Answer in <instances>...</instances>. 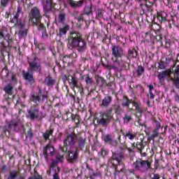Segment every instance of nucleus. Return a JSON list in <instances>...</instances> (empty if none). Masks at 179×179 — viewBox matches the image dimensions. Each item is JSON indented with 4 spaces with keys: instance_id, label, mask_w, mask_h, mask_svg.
Wrapping results in <instances>:
<instances>
[{
    "instance_id": "nucleus-1",
    "label": "nucleus",
    "mask_w": 179,
    "mask_h": 179,
    "mask_svg": "<svg viewBox=\"0 0 179 179\" xmlns=\"http://www.w3.org/2000/svg\"><path fill=\"white\" fill-rule=\"evenodd\" d=\"M67 47L69 50L77 48L79 52L86 51V41L82 38V34L79 32H71L68 38Z\"/></svg>"
},
{
    "instance_id": "nucleus-2",
    "label": "nucleus",
    "mask_w": 179,
    "mask_h": 179,
    "mask_svg": "<svg viewBox=\"0 0 179 179\" xmlns=\"http://www.w3.org/2000/svg\"><path fill=\"white\" fill-rule=\"evenodd\" d=\"M112 50V58L111 61L113 62V65L115 66H122L124 65V61L119 58H122L124 56V49L120 45H113L111 48Z\"/></svg>"
},
{
    "instance_id": "nucleus-3",
    "label": "nucleus",
    "mask_w": 179,
    "mask_h": 179,
    "mask_svg": "<svg viewBox=\"0 0 179 179\" xmlns=\"http://www.w3.org/2000/svg\"><path fill=\"white\" fill-rule=\"evenodd\" d=\"M57 161H52L53 166L50 168L49 171H47L48 176H52L53 179H59L58 173H59V167L57 166L58 162H63L64 154H59L56 156Z\"/></svg>"
},
{
    "instance_id": "nucleus-4",
    "label": "nucleus",
    "mask_w": 179,
    "mask_h": 179,
    "mask_svg": "<svg viewBox=\"0 0 179 179\" xmlns=\"http://www.w3.org/2000/svg\"><path fill=\"white\" fill-rule=\"evenodd\" d=\"M133 167L136 171H141V173H145L148 170H150L152 167V162L149 160H140L136 161L133 164Z\"/></svg>"
},
{
    "instance_id": "nucleus-5",
    "label": "nucleus",
    "mask_w": 179,
    "mask_h": 179,
    "mask_svg": "<svg viewBox=\"0 0 179 179\" xmlns=\"http://www.w3.org/2000/svg\"><path fill=\"white\" fill-rule=\"evenodd\" d=\"M101 118L98 120V124L106 127L110 124L111 120H113V109H109L106 113H100Z\"/></svg>"
},
{
    "instance_id": "nucleus-6",
    "label": "nucleus",
    "mask_w": 179,
    "mask_h": 179,
    "mask_svg": "<svg viewBox=\"0 0 179 179\" xmlns=\"http://www.w3.org/2000/svg\"><path fill=\"white\" fill-rule=\"evenodd\" d=\"M31 17L29 19V22L31 23H34L35 24H38L41 20V13H40V9L37 7H34L31 10Z\"/></svg>"
},
{
    "instance_id": "nucleus-7",
    "label": "nucleus",
    "mask_w": 179,
    "mask_h": 179,
    "mask_svg": "<svg viewBox=\"0 0 179 179\" xmlns=\"http://www.w3.org/2000/svg\"><path fill=\"white\" fill-rule=\"evenodd\" d=\"M23 128V124L22 123L17 122V121L12 120L8 127L4 128V131L7 132H12L15 131V132H19Z\"/></svg>"
},
{
    "instance_id": "nucleus-8",
    "label": "nucleus",
    "mask_w": 179,
    "mask_h": 179,
    "mask_svg": "<svg viewBox=\"0 0 179 179\" xmlns=\"http://www.w3.org/2000/svg\"><path fill=\"white\" fill-rule=\"evenodd\" d=\"M66 157L69 163H73L78 160V148L76 147H71L66 152Z\"/></svg>"
},
{
    "instance_id": "nucleus-9",
    "label": "nucleus",
    "mask_w": 179,
    "mask_h": 179,
    "mask_svg": "<svg viewBox=\"0 0 179 179\" xmlns=\"http://www.w3.org/2000/svg\"><path fill=\"white\" fill-rule=\"evenodd\" d=\"M29 64L31 72H41V63L37 57H34L32 61L29 62Z\"/></svg>"
},
{
    "instance_id": "nucleus-10",
    "label": "nucleus",
    "mask_w": 179,
    "mask_h": 179,
    "mask_svg": "<svg viewBox=\"0 0 179 179\" xmlns=\"http://www.w3.org/2000/svg\"><path fill=\"white\" fill-rule=\"evenodd\" d=\"M76 141H78V136L75 133H71L69 134L64 141V146H73L75 143H76Z\"/></svg>"
},
{
    "instance_id": "nucleus-11",
    "label": "nucleus",
    "mask_w": 179,
    "mask_h": 179,
    "mask_svg": "<svg viewBox=\"0 0 179 179\" xmlns=\"http://www.w3.org/2000/svg\"><path fill=\"white\" fill-rule=\"evenodd\" d=\"M18 29V37L19 38H23L27 36V29H26V24L24 22L23 24L18 23V25H15Z\"/></svg>"
},
{
    "instance_id": "nucleus-12",
    "label": "nucleus",
    "mask_w": 179,
    "mask_h": 179,
    "mask_svg": "<svg viewBox=\"0 0 179 179\" xmlns=\"http://www.w3.org/2000/svg\"><path fill=\"white\" fill-rule=\"evenodd\" d=\"M28 114L31 120H37L41 117V112L37 108H31L28 110Z\"/></svg>"
},
{
    "instance_id": "nucleus-13",
    "label": "nucleus",
    "mask_w": 179,
    "mask_h": 179,
    "mask_svg": "<svg viewBox=\"0 0 179 179\" xmlns=\"http://www.w3.org/2000/svg\"><path fill=\"white\" fill-rule=\"evenodd\" d=\"M21 15H22V8H20V7H18L16 14L14 15V17L11 20V23H15V26H18L19 23L20 24H22L23 23H24V22H22V21H20L19 19Z\"/></svg>"
},
{
    "instance_id": "nucleus-14",
    "label": "nucleus",
    "mask_w": 179,
    "mask_h": 179,
    "mask_svg": "<svg viewBox=\"0 0 179 179\" xmlns=\"http://www.w3.org/2000/svg\"><path fill=\"white\" fill-rule=\"evenodd\" d=\"M175 76L174 78H171V80H172L174 86H176V87L177 89H179V78H178V75H179V66H178L176 69H175Z\"/></svg>"
},
{
    "instance_id": "nucleus-15",
    "label": "nucleus",
    "mask_w": 179,
    "mask_h": 179,
    "mask_svg": "<svg viewBox=\"0 0 179 179\" xmlns=\"http://www.w3.org/2000/svg\"><path fill=\"white\" fill-rule=\"evenodd\" d=\"M111 101H113V97L110 96H105L99 106L101 108L105 107V108H107L111 104Z\"/></svg>"
},
{
    "instance_id": "nucleus-16",
    "label": "nucleus",
    "mask_w": 179,
    "mask_h": 179,
    "mask_svg": "<svg viewBox=\"0 0 179 179\" xmlns=\"http://www.w3.org/2000/svg\"><path fill=\"white\" fill-rule=\"evenodd\" d=\"M43 153L47 157V155H50V156H54L55 153V149L51 144H48L43 150Z\"/></svg>"
},
{
    "instance_id": "nucleus-17",
    "label": "nucleus",
    "mask_w": 179,
    "mask_h": 179,
    "mask_svg": "<svg viewBox=\"0 0 179 179\" xmlns=\"http://www.w3.org/2000/svg\"><path fill=\"white\" fill-rule=\"evenodd\" d=\"M122 157H124L122 152L114 153L112 156L113 159L111 161V163L113 164H120V162H121ZM115 162H116V163Z\"/></svg>"
},
{
    "instance_id": "nucleus-18",
    "label": "nucleus",
    "mask_w": 179,
    "mask_h": 179,
    "mask_svg": "<svg viewBox=\"0 0 179 179\" xmlns=\"http://www.w3.org/2000/svg\"><path fill=\"white\" fill-rule=\"evenodd\" d=\"M68 3L71 6V8H80L83 5V0H80L78 1H75L73 0H67Z\"/></svg>"
},
{
    "instance_id": "nucleus-19",
    "label": "nucleus",
    "mask_w": 179,
    "mask_h": 179,
    "mask_svg": "<svg viewBox=\"0 0 179 179\" xmlns=\"http://www.w3.org/2000/svg\"><path fill=\"white\" fill-rule=\"evenodd\" d=\"M52 0H46V2L45 4H43V10L45 12V13H48V12H50L52 8Z\"/></svg>"
},
{
    "instance_id": "nucleus-20",
    "label": "nucleus",
    "mask_w": 179,
    "mask_h": 179,
    "mask_svg": "<svg viewBox=\"0 0 179 179\" xmlns=\"http://www.w3.org/2000/svg\"><path fill=\"white\" fill-rule=\"evenodd\" d=\"M31 101H34L35 104H38L41 101V92L38 94H32L31 96Z\"/></svg>"
},
{
    "instance_id": "nucleus-21",
    "label": "nucleus",
    "mask_w": 179,
    "mask_h": 179,
    "mask_svg": "<svg viewBox=\"0 0 179 179\" xmlns=\"http://www.w3.org/2000/svg\"><path fill=\"white\" fill-rule=\"evenodd\" d=\"M23 78L25 79V80H28V82H29L31 85H33V83H34V78H33V74L29 72H24Z\"/></svg>"
},
{
    "instance_id": "nucleus-22",
    "label": "nucleus",
    "mask_w": 179,
    "mask_h": 179,
    "mask_svg": "<svg viewBox=\"0 0 179 179\" xmlns=\"http://www.w3.org/2000/svg\"><path fill=\"white\" fill-rule=\"evenodd\" d=\"M124 136L129 141H135L136 139L137 134L132 131H128L126 134H123Z\"/></svg>"
},
{
    "instance_id": "nucleus-23",
    "label": "nucleus",
    "mask_w": 179,
    "mask_h": 179,
    "mask_svg": "<svg viewBox=\"0 0 179 179\" xmlns=\"http://www.w3.org/2000/svg\"><path fill=\"white\" fill-rule=\"evenodd\" d=\"M69 30V25H65L64 27L60 28L59 29V33L57 34V36H59V37H62L66 35V32Z\"/></svg>"
},
{
    "instance_id": "nucleus-24",
    "label": "nucleus",
    "mask_w": 179,
    "mask_h": 179,
    "mask_svg": "<svg viewBox=\"0 0 179 179\" xmlns=\"http://www.w3.org/2000/svg\"><path fill=\"white\" fill-rule=\"evenodd\" d=\"M157 19L159 21V23H163L167 20V13L164 12H161L157 13Z\"/></svg>"
},
{
    "instance_id": "nucleus-25",
    "label": "nucleus",
    "mask_w": 179,
    "mask_h": 179,
    "mask_svg": "<svg viewBox=\"0 0 179 179\" xmlns=\"http://www.w3.org/2000/svg\"><path fill=\"white\" fill-rule=\"evenodd\" d=\"M8 35V29L3 26H0V40L5 38Z\"/></svg>"
},
{
    "instance_id": "nucleus-26",
    "label": "nucleus",
    "mask_w": 179,
    "mask_h": 179,
    "mask_svg": "<svg viewBox=\"0 0 179 179\" xmlns=\"http://www.w3.org/2000/svg\"><path fill=\"white\" fill-rule=\"evenodd\" d=\"M171 73V71L170 70H166L164 71H162L158 75V78L159 80H163L164 78L167 76H170V74Z\"/></svg>"
},
{
    "instance_id": "nucleus-27",
    "label": "nucleus",
    "mask_w": 179,
    "mask_h": 179,
    "mask_svg": "<svg viewBox=\"0 0 179 179\" xmlns=\"http://www.w3.org/2000/svg\"><path fill=\"white\" fill-rule=\"evenodd\" d=\"M131 103H132V100H129L128 97H124L122 105L123 107H128V108H129V104H131Z\"/></svg>"
},
{
    "instance_id": "nucleus-28",
    "label": "nucleus",
    "mask_w": 179,
    "mask_h": 179,
    "mask_svg": "<svg viewBox=\"0 0 179 179\" xmlns=\"http://www.w3.org/2000/svg\"><path fill=\"white\" fill-rule=\"evenodd\" d=\"M137 55H138V53H136V50H131L129 49L128 50L127 59H129L131 57H132V58H136Z\"/></svg>"
},
{
    "instance_id": "nucleus-29",
    "label": "nucleus",
    "mask_w": 179,
    "mask_h": 179,
    "mask_svg": "<svg viewBox=\"0 0 179 179\" xmlns=\"http://www.w3.org/2000/svg\"><path fill=\"white\" fill-rule=\"evenodd\" d=\"M71 118H72L73 121H74V122H76V126L78 127V124H80V116H79L78 115L72 114Z\"/></svg>"
},
{
    "instance_id": "nucleus-30",
    "label": "nucleus",
    "mask_w": 179,
    "mask_h": 179,
    "mask_svg": "<svg viewBox=\"0 0 179 179\" xmlns=\"http://www.w3.org/2000/svg\"><path fill=\"white\" fill-rule=\"evenodd\" d=\"M45 85L48 86H52L55 83V80H54L52 78H47L45 80Z\"/></svg>"
},
{
    "instance_id": "nucleus-31",
    "label": "nucleus",
    "mask_w": 179,
    "mask_h": 179,
    "mask_svg": "<svg viewBox=\"0 0 179 179\" xmlns=\"http://www.w3.org/2000/svg\"><path fill=\"white\" fill-rule=\"evenodd\" d=\"M13 90V87L10 85H8L4 87V92L8 94H12V91Z\"/></svg>"
},
{
    "instance_id": "nucleus-32",
    "label": "nucleus",
    "mask_w": 179,
    "mask_h": 179,
    "mask_svg": "<svg viewBox=\"0 0 179 179\" xmlns=\"http://www.w3.org/2000/svg\"><path fill=\"white\" fill-rule=\"evenodd\" d=\"M33 26H36L38 27V29L41 30L42 31H44V30H45V28L44 27V25L43 24H41V20H39L38 24H34L32 23Z\"/></svg>"
},
{
    "instance_id": "nucleus-33",
    "label": "nucleus",
    "mask_w": 179,
    "mask_h": 179,
    "mask_svg": "<svg viewBox=\"0 0 179 179\" xmlns=\"http://www.w3.org/2000/svg\"><path fill=\"white\" fill-rule=\"evenodd\" d=\"M103 139L104 142L106 143H111L113 142V138H111V136L110 135H105L103 136Z\"/></svg>"
},
{
    "instance_id": "nucleus-34",
    "label": "nucleus",
    "mask_w": 179,
    "mask_h": 179,
    "mask_svg": "<svg viewBox=\"0 0 179 179\" xmlns=\"http://www.w3.org/2000/svg\"><path fill=\"white\" fill-rule=\"evenodd\" d=\"M84 78L87 85H92V83H93V80L92 79V78H90V76H89L88 74L85 75Z\"/></svg>"
},
{
    "instance_id": "nucleus-35",
    "label": "nucleus",
    "mask_w": 179,
    "mask_h": 179,
    "mask_svg": "<svg viewBox=\"0 0 179 179\" xmlns=\"http://www.w3.org/2000/svg\"><path fill=\"white\" fill-rule=\"evenodd\" d=\"M143 72H145V68H143V66H138L137 69V75H138V76H141L143 75Z\"/></svg>"
},
{
    "instance_id": "nucleus-36",
    "label": "nucleus",
    "mask_w": 179,
    "mask_h": 179,
    "mask_svg": "<svg viewBox=\"0 0 179 179\" xmlns=\"http://www.w3.org/2000/svg\"><path fill=\"white\" fill-rule=\"evenodd\" d=\"M131 120H132V116L128 115V113H126L124 117H123L124 122L128 124V122H129Z\"/></svg>"
},
{
    "instance_id": "nucleus-37",
    "label": "nucleus",
    "mask_w": 179,
    "mask_h": 179,
    "mask_svg": "<svg viewBox=\"0 0 179 179\" xmlns=\"http://www.w3.org/2000/svg\"><path fill=\"white\" fill-rule=\"evenodd\" d=\"M51 135H52V130H48L43 134V136L45 139H48Z\"/></svg>"
},
{
    "instance_id": "nucleus-38",
    "label": "nucleus",
    "mask_w": 179,
    "mask_h": 179,
    "mask_svg": "<svg viewBox=\"0 0 179 179\" xmlns=\"http://www.w3.org/2000/svg\"><path fill=\"white\" fill-rule=\"evenodd\" d=\"M159 136V130L158 129H155L153 130L152 134L150 136L151 139H155V138H157Z\"/></svg>"
},
{
    "instance_id": "nucleus-39",
    "label": "nucleus",
    "mask_w": 179,
    "mask_h": 179,
    "mask_svg": "<svg viewBox=\"0 0 179 179\" xmlns=\"http://www.w3.org/2000/svg\"><path fill=\"white\" fill-rule=\"evenodd\" d=\"M71 83L73 85V88L79 87V85H78V80L74 77H71Z\"/></svg>"
},
{
    "instance_id": "nucleus-40",
    "label": "nucleus",
    "mask_w": 179,
    "mask_h": 179,
    "mask_svg": "<svg viewBox=\"0 0 179 179\" xmlns=\"http://www.w3.org/2000/svg\"><path fill=\"white\" fill-rule=\"evenodd\" d=\"M132 104H134V106L138 113H142V108L139 106V104H138V103L132 102Z\"/></svg>"
},
{
    "instance_id": "nucleus-41",
    "label": "nucleus",
    "mask_w": 179,
    "mask_h": 179,
    "mask_svg": "<svg viewBox=\"0 0 179 179\" xmlns=\"http://www.w3.org/2000/svg\"><path fill=\"white\" fill-rule=\"evenodd\" d=\"M148 87L150 90V99H155V94L152 92V90H155V87H153V85H148Z\"/></svg>"
},
{
    "instance_id": "nucleus-42",
    "label": "nucleus",
    "mask_w": 179,
    "mask_h": 179,
    "mask_svg": "<svg viewBox=\"0 0 179 179\" xmlns=\"http://www.w3.org/2000/svg\"><path fill=\"white\" fill-rule=\"evenodd\" d=\"M97 176H99V173H93V170L90 169V178L91 179H94V177H97Z\"/></svg>"
},
{
    "instance_id": "nucleus-43",
    "label": "nucleus",
    "mask_w": 179,
    "mask_h": 179,
    "mask_svg": "<svg viewBox=\"0 0 179 179\" xmlns=\"http://www.w3.org/2000/svg\"><path fill=\"white\" fill-rule=\"evenodd\" d=\"M59 20L61 23H64V22H65V13H60L59 15Z\"/></svg>"
},
{
    "instance_id": "nucleus-44",
    "label": "nucleus",
    "mask_w": 179,
    "mask_h": 179,
    "mask_svg": "<svg viewBox=\"0 0 179 179\" xmlns=\"http://www.w3.org/2000/svg\"><path fill=\"white\" fill-rule=\"evenodd\" d=\"M115 110V113H120V110H121V107L120 106V105H117L115 104L113 107H112L111 108H110V110Z\"/></svg>"
},
{
    "instance_id": "nucleus-45",
    "label": "nucleus",
    "mask_w": 179,
    "mask_h": 179,
    "mask_svg": "<svg viewBox=\"0 0 179 179\" xmlns=\"http://www.w3.org/2000/svg\"><path fill=\"white\" fill-rule=\"evenodd\" d=\"M10 1V0H1V6L3 7L7 6Z\"/></svg>"
},
{
    "instance_id": "nucleus-46",
    "label": "nucleus",
    "mask_w": 179,
    "mask_h": 179,
    "mask_svg": "<svg viewBox=\"0 0 179 179\" xmlns=\"http://www.w3.org/2000/svg\"><path fill=\"white\" fill-rule=\"evenodd\" d=\"M85 12L86 15H90V13H92V8L85 7Z\"/></svg>"
},
{
    "instance_id": "nucleus-47",
    "label": "nucleus",
    "mask_w": 179,
    "mask_h": 179,
    "mask_svg": "<svg viewBox=\"0 0 179 179\" xmlns=\"http://www.w3.org/2000/svg\"><path fill=\"white\" fill-rule=\"evenodd\" d=\"M100 82L101 83V86H103V85L106 83V80L103 79V78H99L97 80V83H100Z\"/></svg>"
},
{
    "instance_id": "nucleus-48",
    "label": "nucleus",
    "mask_w": 179,
    "mask_h": 179,
    "mask_svg": "<svg viewBox=\"0 0 179 179\" xmlns=\"http://www.w3.org/2000/svg\"><path fill=\"white\" fill-rule=\"evenodd\" d=\"M85 142H86V140L85 138L80 139V141H79L80 146H85Z\"/></svg>"
},
{
    "instance_id": "nucleus-49",
    "label": "nucleus",
    "mask_w": 179,
    "mask_h": 179,
    "mask_svg": "<svg viewBox=\"0 0 179 179\" xmlns=\"http://www.w3.org/2000/svg\"><path fill=\"white\" fill-rule=\"evenodd\" d=\"M28 179H43V178L37 174H35L33 177H30Z\"/></svg>"
},
{
    "instance_id": "nucleus-50",
    "label": "nucleus",
    "mask_w": 179,
    "mask_h": 179,
    "mask_svg": "<svg viewBox=\"0 0 179 179\" xmlns=\"http://www.w3.org/2000/svg\"><path fill=\"white\" fill-rule=\"evenodd\" d=\"M138 2H141V7L142 8L143 5H146L148 3V0H137Z\"/></svg>"
},
{
    "instance_id": "nucleus-51",
    "label": "nucleus",
    "mask_w": 179,
    "mask_h": 179,
    "mask_svg": "<svg viewBox=\"0 0 179 179\" xmlns=\"http://www.w3.org/2000/svg\"><path fill=\"white\" fill-rule=\"evenodd\" d=\"M159 68L160 69H166V66L164 65V62H161L159 64Z\"/></svg>"
},
{
    "instance_id": "nucleus-52",
    "label": "nucleus",
    "mask_w": 179,
    "mask_h": 179,
    "mask_svg": "<svg viewBox=\"0 0 179 179\" xmlns=\"http://www.w3.org/2000/svg\"><path fill=\"white\" fill-rule=\"evenodd\" d=\"M155 125H156V129L159 130L162 127V124L157 120L155 121Z\"/></svg>"
},
{
    "instance_id": "nucleus-53",
    "label": "nucleus",
    "mask_w": 179,
    "mask_h": 179,
    "mask_svg": "<svg viewBox=\"0 0 179 179\" xmlns=\"http://www.w3.org/2000/svg\"><path fill=\"white\" fill-rule=\"evenodd\" d=\"M42 37L43 38H47V37H48V34H47L45 29L44 31H42Z\"/></svg>"
},
{
    "instance_id": "nucleus-54",
    "label": "nucleus",
    "mask_w": 179,
    "mask_h": 179,
    "mask_svg": "<svg viewBox=\"0 0 179 179\" xmlns=\"http://www.w3.org/2000/svg\"><path fill=\"white\" fill-rule=\"evenodd\" d=\"M101 155L104 157V156H107V155H108V151L106 150H102Z\"/></svg>"
},
{
    "instance_id": "nucleus-55",
    "label": "nucleus",
    "mask_w": 179,
    "mask_h": 179,
    "mask_svg": "<svg viewBox=\"0 0 179 179\" xmlns=\"http://www.w3.org/2000/svg\"><path fill=\"white\" fill-rule=\"evenodd\" d=\"M151 179H160V175L159 173H155Z\"/></svg>"
},
{
    "instance_id": "nucleus-56",
    "label": "nucleus",
    "mask_w": 179,
    "mask_h": 179,
    "mask_svg": "<svg viewBox=\"0 0 179 179\" xmlns=\"http://www.w3.org/2000/svg\"><path fill=\"white\" fill-rule=\"evenodd\" d=\"M12 80H13V82H16V76L15 75L12 76Z\"/></svg>"
},
{
    "instance_id": "nucleus-57",
    "label": "nucleus",
    "mask_w": 179,
    "mask_h": 179,
    "mask_svg": "<svg viewBox=\"0 0 179 179\" xmlns=\"http://www.w3.org/2000/svg\"><path fill=\"white\" fill-rule=\"evenodd\" d=\"M71 55H66V56H64V59L65 60V59H66V58H71Z\"/></svg>"
},
{
    "instance_id": "nucleus-58",
    "label": "nucleus",
    "mask_w": 179,
    "mask_h": 179,
    "mask_svg": "<svg viewBox=\"0 0 179 179\" xmlns=\"http://www.w3.org/2000/svg\"><path fill=\"white\" fill-rule=\"evenodd\" d=\"M176 101H179V94H178L176 96Z\"/></svg>"
},
{
    "instance_id": "nucleus-59",
    "label": "nucleus",
    "mask_w": 179,
    "mask_h": 179,
    "mask_svg": "<svg viewBox=\"0 0 179 179\" xmlns=\"http://www.w3.org/2000/svg\"><path fill=\"white\" fill-rule=\"evenodd\" d=\"M47 99V96L43 95V99H42V100H43V101H44V99Z\"/></svg>"
},
{
    "instance_id": "nucleus-60",
    "label": "nucleus",
    "mask_w": 179,
    "mask_h": 179,
    "mask_svg": "<svg viewBox=\"0 0 179 179\" xmlns=\"http://www.w3.org/2000/svg\"><path fill=\"white\" fill-rule=\"evenodd\" d=\"M62 150V152L66 151V150H64V148H63ZM64 150H65V151H64Z\"/></svg>"
},
{
    "instance_id": "nucleus-61",
    "label": "nucleus",
    "mask_w": 179,
    "mask_h": 179,
    "mask_svg": "<svg viewBox=\"0 0 179 179\" xmlns=\"http://www.w3.org/2000/svg\"><path fill=\"white\" fill-rule=\"evenodd\" d=\"M140 153H142V150H140Z\"/></svg>"
},
{
    "instance_id": "nucleus-62",
    "label": "nucleus",
    "mask_w": 179,
    "mask_h": 179,
    "mask_svg": "<svg viewBox=\"0 0 179 179\" xmlns=\"http://www.w3.org/2000/svg\"><path fill=\"white\" fill-rule=\"evenodd\" d=\"M78 20H82V18H79Z\"/></svg>"
},
{
    "instance_id": "nucleus-63",
    "label": "nucleus",
    "mask_w": 179,
    "mask_h": 179,
    "mask_svg": "<svg viewBox=\"0 0 179 179\" xmlns=\"http://www.w3.org/2000/svg\"><path fill=\"white\" fill-rule=\"evenodd\" d=\"M167 1H168V2L170 1V0H167Z\"/></svg>"
},
{
    "instance_id": "nucleus-64",
    "label": "nucleus",
    "mask_w": 179,
    "mask_h": 179,
    "mask_svg": "<svg viewBox=\"0 0 179 179\" xmlns=\"http://www.w3.org/2000/svg\"><path fill=\"white\" fill-rule=\"evenodd\" d=\"M0 22H1V20H0Z\"/></svg>"
}]
</instances>
